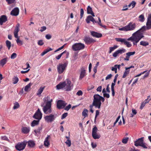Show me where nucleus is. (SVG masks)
<instances>
[{
	"label": "nucleus",
	"instance_id": "423d86ee",
	"mask_svg": "<svg viewBox=\"0 0 151 151\" xmlns=\"http://www.w3.org/2000/svg\"><path fill=\"white\" fill-rule=\"evenodd\" d=\"M68 64V63L67 62L63 64H59L57 65V71L59 74L62 73L65 70Z\"/></svg>",
	"mask_w": 151,
	"mask_h": 151
},
{
	"label": "nucleus",
	"instance_id": "6e6d98bb",
	"mask_svg": "<svg viewBox=\"0 0 151 151\" xmlns=\"http://www.w3.org/2000/svg\"><path fill=\"white\" fill-rule=\"evenodd\" d=\"M83 93L82 91L79 90L76 93V95L77 96H82L83 95Z\"/></svg>",
	"mask_w": 151,
	"mask_h": 151
},
{
	"label": "nucleus",
	"instance_id": "c9c22d12",
	"mask_svg": "<svg viewBox=\"0 0 151 151\" xmlns=\"http://www.w3.org/2000/svg\"><path fill=\"white\" fill-rule=\"evenodd\" d=\"M129 137H124L122 140V142L124 144H127L129 140Z\"/></svg>",
	"mask_w": 151,
	"mask_h": 151
},
{
	"label": "nucleus",
	"instance_id": "58836bf2",
	"mask_svg": "<svg viewBox=\"0 0 151 151\" xmlns=\"http://www.w3.org/2000/svg\"><path fill=\"white\" fill-rule=\"evenodd\" d=\"M16 38H17V39L16 40V42H17V44H18V45H22L23 44V41L19 39L18 37H17Z\"/></svg>",
	"mask_w": 151,
	"mask_h": 151
},
{
	"label": "nucleus",
	"instance_id": "a211bd4d",
	"mask_svg": "<svg viewBox=\"0 0 151 151\" xmlns=\"http://www.w3.org/2000/svg\"><path fill=\"white\" fill-rule=\"evenodd\" d=\"M19 9L18 7H15L11 11L10 14L12 16H16L19 15Z\"/></svg>",
	"mask_w": 151,
	"mask_h": 151
},
{
	"label": "nucleus",
	"instance_id": "4d7b16f0",
	"mask_svg": "<svg viewBox=\"0 0 151 151\" xmlns=\"http://www.w3.org/2000/svg\"><path fill=\"white\" fill-rule=\"evenodd\" d=\"M84 14V11L83 9H81L80 10V18L81 19L83 16Z\"/></svg>",
	"mask_w": 151,
	"mask_h": 151
},
{
	"label": "nucleus",
	"instance_id": "338daca9",
	"mask_svg": "<svg viewBox=\"0 0 151 151\" xmlns=\"http://www.w3.org/2000/svg\"><path fill=\"white\" fill-rule=\"evenodd\" d=\"M45 37L47 39L49 40L51 38L52 36L50 34H47L46 35Z\"/></svg>",
	"mask_w": 151,
	"mask_h": 151
},
{
	"label": "nucleus",
	"instance_id": "6e6552de",
	"mask_svg": "<svg viewBox=\"0 0 151 151\" xmlns=\"http://www.w3.org/2000/svg\"><path fill=\"white\" fill-rule=\"evenodd\" d=\"M27 144V142L24 141L18 143L15 146V148L17 150L20 151L24 149Z\"/></svg>",
	"mask_w": 151,
	"mask_h": 151
},
{
	"label": "nucleus",
	"instance_id": "5701e85b",
	"mask_svg": "<svg viewBox=\"0 0 151 151\" xmlns=\"http://www.w3.org/2000/svg\"><path fill=\"white\" fill-rule=\"evenodd\" d=\"M30 130V128L29 127H22V132L24 134H27L28 133Z\"/></svg>",
	"mask_w": 151,
	"mask_h": 151
},
{
	"label": "nucleus",
	"instance_id": "49530a36",
	"mask_svg": "<svg viewBox=\"0 0 151 151\" xmlns=\"http://www.w3.org/2000/svg\"><path fill=\"white\" fill-rule=\"evenodd\" d=\"M98 20H99V22H98L97 23H98V24L99 25L101 26V27H103L104 28H105V29H106V26L104 25H102V24L101 23V20L99 17H98Z\"/></svg>",
	"mask_w": 151,
	"mask_h": 151
},
{
	"label": "nucleus",
	"instance_id": "72a5a7b5",
	"mask_svg": "<svg viewBox=\"0 0 151 151\" xmlns=\"http://www.w3.org/2000/svg\"><path fill=\"white\" fill-rule=\"evenodd\" d=\"M42 126L39 127L37 129L35 130H34V132L35 134H37L38 133H40V131L42 130Z\"/></svg>",
	"mask_w": 151,
	"mask_h": 151
},
{
	"label": "nucleus",
	"instance_id": "39448f33",
	"mask_svg": "<svg viewBox=\"0 0 151 151\" xmlns=\"http://www.w3.org/2000/svg\"><path fill=\"white\" fill-rule=\"evenodd\" d=\"M52 101V99H51L50 101H47L46 103V105L44 106L43 110L45 114H49L52 112L51 106Z\"/></svg>",
	"mask_w": 151,
	"mask_h": 151
},
{
	"label": "nucleus",
	"instance_id": "680f3d73",
	"mask_svg": "<svg viewBox=\"0 0 151 151\" xmlns=\"http://www.w3.org/2000/svg\"><path fill=\"white\" fill-rule=\"evenodd\" d=\"M112 75L111 74H110L109 75H108L106 77L105 79L106 80H107L108 79H109L111 78L112 77Z\"/></svg>",
	"mask_w": 151,
	"mask_h": 151
},
{
	"label": "nucleus",
	"instance_id": "20e7f679",
	"mask_svg": "<svg viewBox=\"0 0 151 151\" xmlns=\"http://www.w3.org/2000/svg\"><path fill=\"white\" fill-rule=\"evenodd\" d=\"M144 137H142L137 139L134 142V145L136 146H140L144 148L147 149V144L144 142Z\"/></svg>",
	"mask_w": 151,
	"mask_h": 151
},
{
	"label": "nucleus",
	"instance_id": "473e14b6",
	"mask_svg": "<svg viewBox=\"0 0 151 151\" xmlns=\"http://www.w3.org/2000/svg\"><path fill=\"white\" fill-rule=\"evenodd\" d=\"M139 21L141 22H143L145 20V17L143 14H142L139 17Z\"/></svg>",
	"mask_w": 151,
	"mask_h": 151
},
{
	"label": "nucleus",
	"instance_id": "09e8293b",
	"mask_svg": "<svg viewBox=\"0 0 151 151\" xmlns=\"http://www.w3.org/2000/svg\"><path fill=\"white\" fill-rule=\"evenodd\" d=\"M1 139L5 141H6L8 142L9 141V139H8V137L6 136H1Z\"/></svg>",
	"mask_w": 151,
	"mask_h": 151
},
{
	"label": "nucleus",
	"instance_id": "4468645a",
	"mask_svg": "<svg viewBox=\"0 0 151 151\" xmlns=\"http://www.w3.org/2000/svg\"><path fill=\"white\" fill-rule=\"evenodd\" d=\"M45 120L48 122H51L55 119V116L54 115L51 114L50 115L46 116L45 117Z\"/></svg>",
	"mask_w": 151,
	"mask_h": 151
},
{
	"label": "nucleus",
	"instance_id": "8fccbe9b",
	"mask_svg": "<svg viewBox=\"0 0 151 151\" xmlns=\"http://www.w3.org/2000/svg\"><path fill=\"white\" fill-rule=\"evenodd\" d=\"M8 4L14 3L15 2V0H6Z\"/></svg>",
	"mask_w": 151,
	"mask_h": 151
},
{
	"label": "nucleus",
	"instance_id": "e433bc0d",
	"mask_svg": "<svg viewBox=\"0 0 151 151\" xmlns=\"http://www.w3.org/2000/svg\"><path fill=\"white\" fill-rule=\"evenodd\" d=\"M140 45L144 46H146L149 45V43L144 41H142L140 42Z\"/></svg>",
	"mask_w": 151,
	"mask_h": 151
},
{
	"label": "nucleus",
	"instance_id": "bb28decb",
	"mask_svg": "<svg viewBox=\"0 0 151 151\" xmlns=\"http://www.w3.org/2000/svg\"><path fill=\"white\" fill-rule=\"evenodd\" d=\"M7 58H5L0 61V65L3 66L6 63L7 61Z\"/></svg>",
	"mask_w": 151,
	"mask_h": 151
},
{
	"label": "nucleus",
	"instance_id": "9b49d317",
	"mask_svg": "<svg viewBox=\"0 0 151 151\" xmlns=\"http://www.w3.org/2000/svg\"><path fill=\"white\" fill-rule=\"evenodd\" d=\"M83 40L85 43L87 45L94 43L96 42L94 39L90 37H85Z\"/></svg>",
	"mask_w": 151,
	"mask_h": 151
},
{
	"label": "nucleus",
	"instance_id": "864d4df0",
	"mask_svg": "<svg viewBox=\"0 0 151 151\" xmlns=\"http://www.w3.org/2000/svg\"><path fill=\"white\" fill-rule=\"evenodd\" d=\"M17 56V54L16 53H14L12 54L11 56V58L12 59H15Z\"/></svg>",
	"mask_w": 151,
	"mask_h": 151
},
{
	"label": "nucleus",
	"instance_id": "79ce46f5",
	"mask_svg": "<svg viewBox=\"0 0 151 151\" xmlns=\"http://www.w3.org/2000/svg\"><path fill=\"white\" fill-rule=\"evenodd\" d=\"M98 130L97 127L96 126H94L93 127L92 129V134L96 133Z\"/></svg>",
	"mask_w": 151,
	"mask_h": 151
},
{
	"label": "nucleus",
	"instance_id": "3c124183",
	"mask_svg": "<svg viewBox=\"0 0 151 151\" xmlns=\"http://www.w3.org/2000/svg\"><path fill=\"white\" fill-rule=\"evenodd\" d=\"M19 107V104L17 102H16L14 104V106L13 108L14 109H16L18 108Z\"/></svg>",
	"mask_w": 151,
	"mask_h": 151
},
{
	"label": "nucleus",
	"instance_id": "7c9ffc66",
	"mask_svg": "<svg viewBox=\"0 0 151 151\" xmlns=\"http://www.w3.org/2000/svg\"><path fill=\"white\" fill-rule=\"evenodd\" d=\"M13 83L16 84L19 81V79L17 76H14L12 78Z\"/></svg>",
	"mask_w": 151,
	"mask_h": 151
},
{
	"label": "nucleus",
	"instance_id": "0eeeda50",
	"mask_svg": "<svg viewBox=\"0 0 151 151\" xmlns=\"http://www.w3.org/2000/svg\"><path fill=\"white\" fill-rule=\"evenodd\" d=\"M84 47V45L81 43H75L72 46L73 50L75 51L82 50L83 49Z\"/></svg>",
	"mask_w": 151,
	"mask_h": 151
},
{
	"label": "nucleus",
	"instance_id": "7ed1b4c3",
	"mask_svg": "<svg viewBox=\"0 0 151 151\" xmlns=\"http://www.w3.org/2000/svg\"><path fill=\"white\" fill-rule=\"evenodd\" d=\"M100 95L99 94H95L93 96V105L95 106L96 108L99 109L101 108V101L100 99L99 98Z\"/></svg>",
	"mask_w": 151,
	"mask_h": 151
},
{
	"label": "nucleus",
	"instance_id": "69168bd1",
	"mask_svg": "<svg viewBox=\"0 0 151 151\" xmlns=\"http://www.w3.org/2000/svg\"><path fill=\"white\" fill-rule=\"evenodd\" d=\"M128 9V6L127 5H125L123 6L122 11H126Z\"/></svg>",
	"mask_w": 151,
	"mask_h": 151
},
{
	"label": "nucleus",
	"instance_id": "774afa93",
	"mask_svg": "<svg viewBox=\"0 0 151 151\" xmlns=\"http://www.w3.org/2000/svg\"><path fill=\"white\" fill-rule=\"evenodd\" d=\"M38 44L40 45H42L44 44V43L43 42L42 40H40L38 42Z\"/></svg>",
	"mask_w": 151,
	"mask_h": 151
},
{
	"label": "nucleus",
	"instance_id": "603ef678",
	"mask_svg": "<svg viewBox=\"0 0 151 151\" xmlns=\"http://www.w3.org/2000/svg\"><path fill=\"white\" fill-rule=\"evenodd\" d=\"M65 143L69 147L71 146V142L70 139H67L65 142Z\"/></svg>",
	"mask_w": 151,
	"mask_h": 151
},
{
	"label": "nucleus",
	"instance_id": "37998d69",
	"mask_svg": "<svg viewBox=\"0 0 151 151\" xmlns=\"http://www.w3.org/2000/svg\"><path fill=\"white\" fill-rule=\"evenodd\" d=\"M6 45L8 49L9 50L10 49L11 46V42L8 40H7L6 41Z\"/></svg>",
	"mask_w": 151,
	"mask_h": 151
},
{
	"label": "nucleus",
	"instance_id": "0e129e2a",
	"mask_svg": "<svg viewBox=\"0 0 151 151\" xmlns=\"http://www.w3.org/2000/svg\"><path fill=\"white\" fill-rule=\"evenodd\" d=\"M119 29L120 30H122V31H127V30L126 26H125L124 27H123Z\"/></svg>",
	"mask_w": 151,
	"mask_h": 151
},
{
	"label": "nucleus",
	"instance_id": "4c0bfd02",
	"mask_svg": "<svg viewBox=\"0 0 151 151\" xmlns=\"http://www.w3.org/2000/svg\"><path fill=\"white\" fill-rule=\"evenodd\" d=\"M118 46L116 45H115L113 47H109V53H111L112 51L117 48Z\"/></svg>",
	"mask_w": 151,
	"mask_h": 151
},
{
	"label": "nucleus",
	"instance_id": "c756f323",
	"mask_svg": "<svg viewBox=\"0 0 151 151\" xmlns=\"http://www.w3.org/2000/svg\"><path fill=\"white\" fill-rule=\"evenodd\" d=\"M92 136L93 138L94 139H99L101 137L100 134H98L97 133L92 134Z\"/></svg>",
	"mask_w": 151,
	"mask_h": 151
},
{
	"label": "nucleus",
	"instance_id": "c85d7f7f",
	"mask_svg": "<svg viewBox=\"0 0 151 151\" xmlns=\"http://www.w3.org/2000/svg\"><path fill=\"white\" fill-rule=\"evenodd\" d=\"M129 71H130V70H125L124 73V74H123V76L122 77V78H126L127 76L129 74Z\"/></svg>",
	"mask_w": 151,
	"mask_h": 151
},
{
	"label": "nucleus",
	"instance_id": "5fc2aeb1",
	"mask_svg": "<svg viewBox=\"0 0 151 151\" xmlns=\"http://www.w3.org/2000/svg\"><path fill=\"white\" fill-rule=\"evenodd\" d=\"M68 113H65L63 114L61 116V119H63L65 118L68 115Z\"/></svg>",
	"mask_w": 151,
	"mask_h": 151
},
{
	"label": "nucleus",
	"instance_id": "de8ad7c7",
	"mask_svg": "<svg viewBox=\"0 0 151 151\" xmlns=\"http://www.w3.org/2000/svg\"><path fill=\"white\" fill-rule=\"evenodd\" d=\"M66 52V51H65L63 52L60 54V55H58L56 56L55 57L58 60L60 59L61 56H62L63 54L64 53H65Z\"/></svg>",
	"mask_w": 151,
	"mask_h": 151
},
{
	"label": "nucleus",
	"instance_id": "cd10ccee",
	"mask_svg": "<svg viewBox=\"0 0 151 151\" xmlns=\"http://www.w3.org/2000/svg\"><path fill=\"white\" fill-rule=\"evenodd\" d=\"M88 110L86 109H84L82 112V115L83 116H84V118L88 116Z\"/></svg>",
	"mask_w": 151,
	"mask_h": 151
},
{
	"label": "nucleus",
	"instance_id": "412c9836",
	"mask_svg": "<svg viewBox=\"0 0 151 151\" xmlns=\"http://www.w3.org/2000/svg\"><path fill=\"white\" fill-rule=\"evenodd\" d=\"M91 35L93 37L96 38H100L102 36V35L101 33H99L94 31H92L91 32Z\"/></svg>",
	"mask_w": 151,
	"mask_h": 151
},
{
	"label": "nucleus",
	"instance_id": "6ab92c4d",
	"mask_svg": "<svg viewBox=\"0 0 151 151\" xmlns=\"http://www.w3.org/2000/svg\"><path fill=\"white\" fill-rule=\"evenodd\" d=\"M20 26L19 23H18L16 25L14 30V36L15 38L18 37V32L19 31V27Z\"/></svg>",
	"mask_w": 151,
	"mask_h": 151
},
{
	"label": "nucleus",
	"instance_id": "2eb2a0df",
	"mask_svg": "<svg viewBox=\"0 0 151 151\" xmlns=\"http://www.w3.org/2000/svg\"><path fill=\"white\" fill-rule=\"evenodd\" d=\"M86 75V72L85 68L83 67L81 68V73L79 79L80 80H81Z\"/></svg>",
	"mask_w": 151,
	"mask_h": 151
},
{
	"label": "nucleus",
	"instance_id": "f8f14e48",
	"mask_svg": "<svg viewBox=\"0 0 151 151\" xmlns=\"http://www.w3.org/2000/svg\"><path fill=\"white\" fill-rule=\"evenodd\" d=\"M66 104H67L64 101L62 100H59L57 102V107L59 109L63 108Z\"/></svg>",
	"mask_w": 151,
	"mask_h": 151
},
{
	"label": "nucleus",
	"instance_id": "13d9d810",
	"mask_svg": "<svg viewBox=\"0 0 151 151\" xmlns=\"http://www.w3.org/2000/svg\"><path fill=\"white\" fill-rule=\"evenodd\" d=\"M146 104L144 102H142L141 104V106L140 107V109H142L145 106V105Z\"/></svg>",
	"mask_w": 151,
	"mask_h": 151
},
{
	"label": "nucleus",
	"instance_id": "2f4dec72",
	"mask_svg": "<svg viewBox=\"0 0 151 151\" xmlns=\"http://www.w3.org/2000/svg\"><path fill=\"white\" fill-rule=\"evenodd\" d=\"M137 113V110L135 109H132V113L130 114V117H133L134 115H136Z\"/></svg>",
	"mask_w": 151,
	"mask_h": 151
},
{
	"label": "nucleus",
	"instance_id": "e2e57ef3",
	"mask_svg": "<svg viewBox=\"0 0 151 151\" xmlns=\"http://www.w3.org/2000/svg\"><path fill=\"white\" fill-rule=\"evenodd\" d=\"M118 54H119L117 50L113 54V56L114 57L116 58Z\"/></svg>",
	"mask_w": 151,
	"mask_h": 151
},
{
	"label": "nucleus",
	"instance_id": "393cba45",
	"mask_svg": "<svg viewBox=\"0 0 151 151\" xmlns=\"http://www.w3.org/2000/svg\"><path fill=\"white\" fill-rule=\"evenodd\" d=\"M40 120H34L31 123V126L32 127H34L35 126L38 125L39 123Z\"/></svg>",
	"mask_w": 151,
	"mask_h": 151
},
{
	"label": "nucleus",
	"instance_id": "b1692460",
	"mask_svg": "<svg viewBox=\"0 0 151 151\" xmlns=\"http://www.w3.org/2000/svg\"><path fill=\"white\" fill-rule=\"evenodd\" d=\"M50 135H48L47 137L45 138L44 142V145L47 147H48L50 145V143L48 141V139L50 138Z\"/></svg>",
	"mask_w": 151,
	"mask_h": 151
},
{
	"label": "nucleus",
	"instance_id": "a878e982",
	"mask_svg": "<svg viewBox=\"0 0 151 151\" xmlns=\"http://www.w3.org/2000/svg\"><path fill=\"white\" fill-rule=\"evenodd\" d=\"M27 145L29 147L32 148L34 147L35 143L34 141L29 140L27 142Z\"/></svg>",
	"mask_w": 151,
	"mask_h": 151
},
{
	"label": "nucleus",
	"instance_id": "ea45409f",
	"mask_svg": "<svg viewBox=\"0 0 151 151\" xmlns=\"http://www.w3.org/2000/svg\"><path fill=\"white\" fill-rule=\"evenodd\" d=\"M87 10L88 14H90L93 12L92 8L90 6H88Z\"/></svg>",
	"mask_w": 151,
	"mask_h": 151
},
{
	"label": "nucleus",
	"instance_id": "f704fd0d",
	"mask_svg": "<svg viewBox=\"0 0 151 151\" xmlns=\"http://www.w3.org/2000/svg\"><path fill=\"white\" fill-rule=\"evenodd\" d=\"M45 87H40L38 90L37 93V95H40L41 93L43 92Z\"/></svg>",
	"mask_w": 151,
	"mask_h": 151
},
{
	"label": "nucleus",
	"instance_id": "9d476101",
	"mask_svg": "<svg viewBox=\"0 0 151 151\" xmlns=\"http://www.w3.org/2000/svg\"><path fill=\"white\" fill-rule=\"evenodd\" d=\"M42 114L40 109H38L33 116V118L35 119L40 120L42 119Z\"/></svg>",
	"mask_w": 151,
	"mask_h": 151
},
{
	"label": "nucleus",
	"instance_id": "052dcab7",
	"mask_svg": "<svg viewBox=\"0 0 151 151\" xmlns=\"http://www.w3.org/2000/svg\"><path fill=\"white\" fill-rule=\"evenodd\" d=\"M99 111L98 110H96V115L95 116V121L96 118L99 115Z\"/></svg>",
	"mask_w": 151,
	"mask_h": 151
},
{
	"label": "nucleus",
	"instance_id": "ddd939ff",
	"mask_svg": "<svg viewBox=\"0 0 151 151\" xmlns=\"http://www.w3.org/2000/svg\"><path fill=\"white\" fill-rule=\"evenodd\" d=\"M127 31L134 30L136 27V25L135 23L130 22L128 25H126Z\"/></svg>",
	"mask_w": 151,
	"mask_h": 151
},
{
	"label": "nucleus",
	"instance_id": "a19ab883",
	"mask_svg": "<svg viewBox=\"0 0 151 151\" xmlns=\"http://www.w3.org/2000/svg\"><path fill=\"white\" fill-rule=\"evenodd\" d=\"M32 84L31 83H29L27 85H26L25 87V88H24V90L25 91H27L28 90V89L32 85Z\"/></svg>",
	"mask_w": 151,
	"mask_h": 151
},
{
	"label": "nucleus",
	"instance_id": "aec40b11",
	"mask_svg": "<svg viewBox=\"0 0 151 151\" xmlns=\"http://www.w3.org/2000/svg\"><path fill=\"white\" fill-rule=\"evenodd\" d=\"M135 52H127L126 53V56L125 58H124V60L125 61H129L131 56L134 55L135 54Z\"/></svg>",
	"mask_w": 151,
	"mask_h": 151
},
{
	"label": "nucleus",
	"instance_id": "f257e3e1",
	"mask_svg": "<svg viewBox=\"0 0 151 151\" xmlns=\"http://www.w3.org/2000/svg\"><path fill=\"white\" fill-rule=\"evenodd\" d=\"M149 29H150L147 28V26L146 25L143 26L139 29L134 33L131 37L127 39V40L132 41L134 45H137V43L139 40L144 37L142 33L141 32Z\"/></svg>",
	"mask_w": 151,
	"mask_h": 151
},
{
	"label": "nucleus",
	"instance_id": "1a4fd4ad",
	"mask_svg": "<svg viewBox=\"0 0 151 151\" xmlns=\"http://www.w3.org/2000/svg\"><path fill=\"white\" fill-rule=\"evenodd\" d=\"M116 41L121 42L124 43V44L127 46L128 47H130L132 46V44L129 42L126 41V39H123L120 38H116L115 39Z\"/></svg>",
	"mask_w": 151,
	"mask_h": 151
},
{
	"label": "nucleus",
	"instance_id": "a18cd8bd",
	"mask_svg": "<svg viewBox=\"0 0 151 151\" xmlns=\"http://www.w3.org/2000/svg\"><path fill=\"white\" fill-rule=\"evenodd\" d=\"M136 3L134 1H132L128 6L129 7H130L132 6V8L134 7L136 5Z\"/></svg>",
	"mask_w": 151,
	"mask_h": 151
},
{
	"label": "nucleus",
	"instance_id": "c03bdc74",
	"mask_svg": "<svg viewBox=\"0 0 151 151\" xmlns=\"http://www.w3.org/2000/svg\"><path fill=\"white\" fill-rule=\"evenodd\" d=\"M118 54H122L123 53H124L126 52V50L124 49H122L117 50Z\"/></svg>",
	"mask_w": 151,
	"mask_h": 151
},
{
	"label": "nucleus",
	"instance_id": "4be33fe9",
	"mask_svg": "<svg viewBox=\"0 0 151 151\" xmlns=\"http://www.w3.org/2000/svg\"><path fill=\"white\" fill-rule=\"evenodd\" d=\"M7 20V17L6 15L1 16L0 17V24L2 25L4 23L6 22Z\"/></svg>",
	"mask_w": 151,
	"mask_h": 151
},
{
	"label": "nucleus",
	"instance_id": "dca6fc26",
	"mask_svg": "<svg viewBox=\"0 0 151 151\" xmlns=\"http://www.w3.org/2000/svg\"><path fill=\"white\" fill-rule=\"evenodd\" d=\"M86 20L87 23H89L91 21L92 22L93 24L94 23H96L98 22V21H96L93 17L91 15H89L87 16Z\"/></svg>",
	"mask_w": 151,
	"mask_h": 151
},
{
	"label": "nucleus",
	"instance_id": "f3484780",
	"mask_svg": "<svg viewBox=\"0 0 151 151\" xmlns=\"http://www.w3.org/2000/svg\"><path fill=\"white\" fill-rule=\"evenodd\" d=\"M146 25L148 29H151V14H149L148 16Z\"/></svg>",
	"mask_w": 151,
	"mask_h": 151
},
{
	"label": "nucleus",
	"instance_id": "bf43d9fd",
	"mask_svg": "<svg viewBox=\"0 0 151 151\" xmlns=\"http://www.w3.org/2000/svg\"><path fill=\"white\" fill-rule=\"evenodd\" d=\"M71 105L70 104H69L68 106H66L64 109L66 111H68L71 108Z\"/></svg>",
	"mask_w": 151,
	"mask_h": 151
},
{
	"label": "nucleus",
	"instance_id": "f03ea898",
	"mask_svg": "<svg viewBox=\"0 0 151 151\" xmlns=\"http://www.w3.org/2000/svg\"><path fill=\"white\" fill-rule=\"evenodd\" d=\"M73 85L69 79L67 78L65 81L60 82L56 87L58 89H63L66 91H69L73 89Z\"/></svg>",
	"mask_w": 151,
	"mask_h": 151
}]
</instances>
